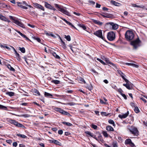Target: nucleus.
I'll return each instance as SVG.
<instances>
[{
  "instance_id": "nucleus-1",
  "label": "nucleus",
  "mask_w": 147,
  "mask_h": 147,
  "mask_svg": "<svg viewBox=\"0 0 147 147\" xmlns=\"http://www.w3.org/2000/svg\"><path fill=\"white\" fill-rule=\"evenodd\" d=\"M55 5L56 8L58 9V10L63 14H65L68 16H70L69 13L66 10V8L59 5L57 4H55Z\"/></svg>"
},
{
  "instance_id": "nucleus-2",
  "label": "nucleus",
  "mask_w": 147,
  "mask_h": 147,
  "mask_svg": "<svg viewBox=\"0 0 147 147\" xmlns=\"http://www.w3.org/2000/svg\"><path fill=\"white\" fill-rule=\"evenodd\" d=\"M126 39L128 41L132 40L134 38V35L132 31L128 30L127 31L125 34Z\"/></svg>"
},
{
  "instance_id": "nucleus-3",
  "label": "nucleus",
  "mask_w": 147,
  "mask_h": 147,
  "mask_svg": "<svg viewBox=\"0 0 147 147\" xmlns=\"http://www.w3.org/2000/svg\"><path fill=\"white\" fill-rule=\"evenodd\" d=\"M127 128L132 134L136 136L139 135V131L135 127L129 126H127Z\"/></svg>"
},
{
  "instance_id": "nucleus-4",
  "label": "nucleus",
  "mask_w": 147,
  "mask_h": 147,
  "mask_svg": "<svg viewBox=\"0 0 147 147\" xmlns=\"http://www.w3.org/2000/svg\"><path fill=\"white\" fill-rule=\"evenodd\" d=\"M9 17L10 19L12 20V22L16 25L22 28H25L24 24L22 22L19 21L17 20H16L15 18L11 16H9Z\"/></svg>"
},
{
  "instance_id": "nucleus-5",
  "label": "nucleus",
  "mask_w": 147,
  "mask_h": 147,
  "mask_svg": "<svg viewBox=\"0 0 147 147\" xmlns=\"http://www.w3.org/2000/svg\"><path fill=\"white\" fill-rule=\"evenodd\" d=\"M107 38L110 41L113 40L115 38V33L112 31L109 32L107 34Z\"/></svg>"
},
{
  "instance_id": "nucleus-6",
  "label": "nucleus",
  "mask_w": 147,
  "mask_h": 147,
  "mask_svg": "<svg viewBox=\"0 0 147 147\" xmlns=\"http://www.w3.org/2000/svg\"><path fill=\"white\" fill-rule=\"evenodd\" d=\"M54 110L55 111L59 112L63 115H69V114L67 112L62 109L60 108L56 107L54 109Z\"/></svg>"
},
{
  "instance_id": "nucleus-7",
  "label": "nucleus",
  "mask_w": 147,
  "mask_h": 147,
  "mask_svg": "<svg viewBox=\"0 0 147 147\" xmlns=\"http://www.w3.org/2000/svg\"><path fill=\"white\" fill-rule=\"evenodd\" d=\"M106 25L109 26L110 27L111 26L112 29L113 30H116L118 28V25L113 22H108L106 23Z\"/></svg>"
},
{
  "instance_id": "nucleus-8",
  "label": "nucleus",
  "mask_w": 147,
  "mask_h": 147,
  "mask_svg": "<svg viewBox=\"0 0 147 147\" xmlns=\"http://www.w3.org/2000/svg\"><path fill=\"white\" fill-rule=\"evenodd\" d=\"M94 34L101 38L104 39V37L102 36V31L101 30H98L94 33Z\"/></svg>"
},
{
  "instance_id": "nucleus-9",
  "label": "nucleus",
  "mask_w": 147,
  "mask_h": 147,
  "mask_svg": "<svg viewBox=\"0 0 147 147\" xmlns=\"http://www.w3.org/2000/svg\"><path fill=\"white\" fill-rule=\"evenodd\" d=\"M139 43V40H136L135 41H133L131 42V44L132 45L135 49H136L138 46Z\"/></svg>"
},
{
  "instance_id": "nucleus-10",
  "label": "nucleus",
  "mask_w": 147,
  "mask_h": 147,
  "mask_svg": "<svg viewBox=\"0 0 147 147\" xmlns=\"http://www.w3.org/2000/svg\"><path fill=\"white\" fill-rule=\"evenodd\" d=\"M34 7H35L40 9L42 11H45V8L44 7L41 5L36 3H34Z\"/></svg>"
},
{
  "instance_id": "nucleus-11",
  "label": "nucleus",
  "mask_w": 147,
  "mask_h": 147,
  "mask_svg": "<svg viewBox=\"0 0 147 147\" xmlns=\"http://www.w3.org/2000/svg\"><path fill=\"white\" fill-rule=\"evenodd\" d=\"M129 114V111H127V113L125 114L119 115L118 117L119 118L121 119L125 118L128 116Z\"/></svg>"
},
{
  "instance_id": "nucleus-12",
  "label": "nucleus",
  "mask_w": 147,
  "mask_h": 147,
  "mask_svg": "<svg viewBox=\"0 0 147 147\" xmlns=\"http://www.w3.org/2000/svg\"><path fill=\"white\" fill-rule=\"evenodd\" d=\"M0 19L3 21L7 22H10V21L7 18H6L5 16H3L2 15L0 14Z\"/></svg>"
},
{
  "instance_id": "nucleus-13",
  "label": "nucleus",
  "mask_w": 147,
  "mask_h": 147,
  "mask_svg": "<svg viewBox=\"0 0 147 147\" xmlns=\"http://www.w3.org/2000/svg\"><path fill=\"white\" fill-rule=\"evenodd\" d=\"M11 47L14 50L15 49L13 48V47L12 46H11ZM15 54H16V58L18 60L20 61L21 60V58L20 57V55L19 54L17 53V52L15 50Z\"/></svg>"
},
{
  "instance_id": "nucleus-14",
  "label": "nucleus",
  "mask_w": 147,
  "mask_h": 147,
  "mask_svg": "<svg viewBox=\"0 0 147 147\" xmlns=\"http://www.w3.org/2000/svg\"><path fill=\"white\" fill-rule=\"evenodd\" d=\"M102 16L103 17L107 18H112L113 17V15L111 14L107 13H105L104 15H102Z\"/></svg>"
},
{
  "instance_id": "nucleus-15",
  "label": "nucleus",
  "mask_w": 147,
  "mask_h": 147,
  "mask_svg": "<svg viewBox=\"0 0 147 147\" xmlns=\"http://www.w3.org/2000/svg\"><path fill=\"white\" fill-rule=\"evenodd\" d=\"M17 3L18 6L20 7L25 9H28V7H27L23 5H22V3L20 2H17Z\"/></svg>"
},
{
  "instance_id": "nucleus-16",
  "label": "nucleus",
  "mask_w": 147,
  "mask_h": 147,
  "mask_svg": "<svg viewBox=\"0 0 147 147\" xmlns=\"http://www.w3.org/2000/svg\"><path fill=\"white\" fill-rule=\"evenodd\" d=\"M45 6L47 8L51 9L52 6L47 2H45Z\"/></svg>"
},
{
  "instance_id": "nucleus-17",
  "label": "nucleus",
  "mask_w": 147,
  "mask_h": 147,
  "mask_svg": "<svg viewBox=\"0 0 147 147\" xmlns=\"http://www.w3.org/2000/svg\"><path fill=\"white\" fill-rule=\"evenodd\" d=\"M14 125L16 126L17 127H24V126L23 125L16 121H15Z\"/></svg>"
},
{
  "instance_id": "nucleus-18",
  "label": "nucleus",
  "mask_w": 147,
  "mask_h": 147,
  "mask_svg": "<svg viewBox=\"0 0 147 147\" xmlns=\"http://www.w3.org/2000/svg\"><path fill=\"white\" fill-rule=\"evenodd\" d=\"M93 22L95 24H98L99 25H102L103 24V23L102 22H101L100 21L97 20H93Z\"/></svg>"
},
{
  "instance_id": "nucleus-19",
  "label": "nucleus",
  "mask_w": 147,
  "mask_h": 147,
  "mask_svg": "<svg viewBox=\"0 0 147 147\" xmlns=\"http://www.w3.org/2000/svg\"><path fill=\"white\" fill-rule=\"evenodd\" d=\"M29 14L30 15L34 17L37 16V13L35 11H30Z\"/></svg>"
},
{
  "instance_id": "nucleus-20",
  "label": "nucleus",
  "mask_w": 147,
  "mask_h": 147,
  "mask_svg": "<svg viewBox=\"0 0 147 147\" xmlns=\"http://www.w3.org/2000/svg\"><path fill=\"white\" fill-rule=\"evenodd\" d=\"M106 129L108 131H113L114 130L113 128L110 126H107L106 127Z\"/></svg>"
},
{
  "instance_id": "nucleus-21",
  "label": "nucleus",
  "mask_w": 147,
  "mask_h": 147,
  "mask_svg": "<svg viewBox=\"0 0 147 147\" xmlns=\"http://www.w3.org/2000/svg\"><path fill=\"white\" fill-rule=\"evenodd\" d=\"M131 5L132 6L134 7L141 8H142L144 7V6L143 5H139L134 4H131Z\"/></svg>"
},
{
  "instance_id": "nucleus-22",
  "label": "nucleus",
  "mask_w": 147,
  "mask_h": 147,
  "mask_svg": "<svg viewBox=\"0 0 147 147\" xmlns=\"http://www.w3.org/2000/svg\"><path fill=\"white\" fill-rule=\"evenodd\" d=\"M125 64L129 66H132L136 67H138V66L136 65V64L132 63H126Z\"/></svg>"
},
{
  "instance_id": "nucleus-23",
  "label": "nucleus",
  "mask_w": 147,
  "mask_h": 147,
  "mask_svg": "<svg viewBox=\"0 0 147 147\" xmlns=\"http://www.w3.org/2000/svg\"><path fill=\"white\" fill-rule=\"evenodd\" d=\"M16 135L18 137H20L22 138H26L27 137L26 136L23 134H17Z\"/></svg>"
},
{
  "instance_id": "nucleus-24",
  "label": "nucleus",
  "mask_w": 147,
  "mask_h": 147,
  "mask_svg": "<svg viewBox=\"0 0 147 147\" xmlns=\"http://www.w3.org/2000/svg\"><path fill=\"white\" fill-rule=\"evenodd\" d=\"M6 94L11 97L13 96L15 94L14 92H6Z\"/></svg>"
},
{
  "instance_id": "nucleus-25",
  "label": "nucleus",
  "mask_w": 147,
  "mask_h": 147,
  "mask_svg": "<svg viewBox=\"0 0 147 147\" xmlns=\"http://www.w3.org/2000/svg\"><path fill=\"white\" fill-rule=\"evenodd\" d=\"M79 26L82 28L83 30L86 31H87V28L86 26L83 24H80L78 25Z\"/></svg>"
},
{
  "instance_id": "nucleus-26",
  "label": "nucleus",
  "mask_w": 147,
  "mask_h": 147,
  "mask_svg": "<svg viewBox=\"0 0 147 147\" xmlns=\"http://www.w3.org/2000/svg\"><path fill=\"white\" fill-rule=\"evenodd\" d=\"M131 142V140L130 139H128L125 140V144H129Z\"/></svg>"
},
{
  "instance_id": "nucleus-27",
  "label": "nucleus",
  "mask_w": 147,
  "mask_h": 147,
  "mask_svg": "<svg viewBox=\"0 0 147 147\" xmlns=\"http://www.w3.org/2000/svg\"><path fill=\"white\" fill-rule=\"evenodd\" d=\"M111 146V147H118L117 142L115 141H113Z\"/></svg>"
},
{
  "instance_id": "nucleus-28",
  "label": "nucleus",
  "mask_w": 147,
  "mask_h": 147,
  "mask_svg": "<svg viewBox=\"0 0 147 147\" xmlns=\"http://www.w3.org/2000/svg\"><path fill=\"white\" fill-rule=\"evenodd\" d=\"M52 53L53 56L56 59H59L60 58V57L58 55H57L55 53L53 52Z\"/></svg>"
},
{
  "instance_id": "nucleus-29",
  "label": "nucleus",
  "mask_w": 147,
  "mask_h": 147,
  "mask_svg": "<svg viewBox=\"0 0 147 147\" xmlns=\"http://www.w3.org/2000/svg\"><path fill=\"white\" fill-rule=\"evenodd\" d=\"M7 66L8 68L11 71H15V69L13 67H12L9 64L7 65Z\"/></svg>"
},
{
  "instance_id": "nucleus-30",
  "label": "nucleus",
  "mask_w": 147,
  "mask_h": 147,
  "mask_svg": "<svg viewBox=\"0 0 147 147\" xmlns=\"http://www.w3.org/2000/svg\"><path fill=\"white\" fill-rule=\"evenodd\" d=\"M15 120H13V119H9L8 121H7L9 122V123L11 124H13V125H14L15 124Z\"/></svg>"
},
{
  "instance_id": "nucleus-31",
  "label": "nucleus",
  "mask_w": 147,
  "mask_h": 147,
  "mask_svg": "<svg viewBox=\"0 0 147 147\" xmlns=\"http://www.w3.org/2000/svg\"><path fill=\"white\" fill-rule=\"evenodd\" d=\"M111 2L113 4L116 6H119L120 5L119 3L114 1H111Z\"/></svg>"
},
{
  "instance_id": "nucleus-32",
  "label": "nucleus",
  "mask_w": 147,
  "mask_h": 147,
  "mask_svg": "<svg viewBox=\"0 0 147 147\" xmlns=\"http://www.w3.org/2000/svg\"><path fill=\"white\" fill-rule=\"evenodd\" d=\"M62 123L66 125L67 126H71L72 125V124L69 122H67L65 121L63 122Z\"/></svg>"
},
{
  "instance_id": "nucleus-33",
  "label": "nucleus",
  "mask_w": 147,
  "mask_h": 147,
  "mask_svg": "<svg viewBox=\"0 0 147 147\" xmlns=\"http://www.w3.org/2000/svg\"><path fill=\"white\" fill-rule=\"evenodd\" d=\"M60 18L63 20V21H64L67 24L69 25H72L73 26V25H72V24L71 23L68 22L65 19L62 18V17H60Z\"/></svg>"
},
{
  "instance_id": "nucleus-34",
  "label": "nucleus",
  "mask_w": 147,
  "mask_h": 147,
  "mask_svg": "<svg viewBox=\"0 0 147 147\" xmlns=\"http://www.w3.org/2000/svg\"><path fill=\"white\" fill-rule=\"evenodd\" d=\"M45 96H48L49 97H52L53 96V95L52 94L46 92H45Z\"/></svg>"
},
{
  "instance_id": "nucleus-35",
  "label": "nucleus",
  "mask_w": 147,
  "mask_h": 147,
  "mask_svg": "<svg viewBox=\"0 0 147 147\" xmlns=\"http://www.w3.org/2000/svg\"><path fill=\"white\" fill-rule=\"evenodd\" d=\"M105 61L106 62V63H107L113 66H114V64H113V63H112L110 61H109V60L108 59H107V58H105Z\"/></svg>"
},
{
  "instance_id": "nucleus-36",
  "label": "nucleus",
  "mask_w": 147,
  "mask_h": 147,
  "mask_svg": "<svg viewBox=\"0 0 147 147\" xmlns=\"http://www.w3.org/2000/svg\"><path fill=\"white\" fill-rule=\"evenodd\" d=\"M51 82L56 84H58L60 83V81L57 80H53L51 81Z\"/></svg>"
},
{
  "instance_id": "nucleus-37",
  "label": "nucleus",
  "mask_w": 147,
  "mask_h": 147,
  "mask_svg": "<svg viewBox=\"0 0 147 147\" xmlns=\"http://www.w3.org/2000/svg\"><path fill=\"white\" fill-rule=\"evenodd\" d=\"M19 50L22 53H24L25 52V49L24 47H19Z\"/></svg>"
},
{
  "instance_id": "nucleus-38",
  "label": "nucleus",
  "mask_w": 147,
  "mask_h": 147,
  "mask_svg": "<svg viewBox=\"0 0 147 147\" xmlns=\"http://www.w3.org/2000/svg\"><path fill=\"white\" fill-rule=\"evenodd\" d=\"M65 38L68 41H70L71 40V37L69 35L66 36L65 35Z\"/></svg>"
},
{
  "instance_id": "nucleus-39",
  "label": "nucleus",
  "mask_w": 147,
  "mask_h": 147,
  "mask_svg": "<svg viewBox=\"0 0 147 147\" xmlns=\"http://www.w3.org/2000/svg\"><path fill=\"white\" fill-rule=\"evenodd\" d=\"M34 39L35 40H36L38 42L41 43H42V42L41 41V40L39 38L35 37H34Z\"/></svg>"
},
{
  "instance_id": "nucleus-40",
  "label": "nucleus",
  "mask_w": 147,
  "mask_h": 147,
  "mask_svg": "<svg viewBox=\"0 0 147 147\" xmlns=\"http://www.w3.org/2000/svg\"><path fill=\"white\" fill-rule=\"evenodd\" d=\"M91 127L92 128L94 129H97V125L94 124H92L91 125Z\"/></svg>"
},
{
  "instance_id": "nucleus-41",
  "label": "nucleus",
  "mask_w": 147,
  "mask_h": 147,
  "mask_svg": "<svg viewBox=\"0 0 147 147\" xmlns=\"http://www.w3.org/2000/svg\"><path fill=\"white\" fill-rule=\"evenodd\" d=\"M54 144H56L57 145H58L59 146H60L61 145V143L59 142L58 141L55 140L54 141Z\"/></svg>"
},
{
  "instance_id": "nucleus-42",
  "label": "nucleus",
  "mask_w": 147,
  "mask_h": 147,
  "mask_svg": "<svg viewBox=\"0 0 147 147\" xmlns=\"http://www.w3.org/2000/svg\"><path fill=\"white\" fill-rule=\"evenodd\" d=\"M34 93H35V95L38 94L39 96L40 95V94L39 92L36 89H34Z\"/></svg>"
},
{
  "instance_id": "nucleus-43",
  "label": "nucleus",
  "mask_w": 147,
  "mask_h": 147,
  "mask_svg": "<svg viewBox=\"0 0 147 147\" xmlns=\"http://www.w3.org/2000/svg\"><path fill=\"white\" fill-rule=\"evenodd\" d=\"M108 122L110 124L113 125V126L115 125L114 122L112 120H109L108 121Z\"/></svg>"
},
{
  "instance_id": "nucleus-44",
  "label": "nucleus",
  "mask_w": 147,
  "mask_h": 147,
  "mask_svg": "<svg viewBox=\"0 0 147 147\" xmlns=\"http://www.w3.org/2000/svg\"><path fill=\"white\" fill-rule=\"evenodd\" d=\"M134 111H135V112L136 113H138L140 111V110L138 108V107H135Z\"/></svg>"
},
{
  "instance_id": "nucleus-45",
  "label": "nucleus",
  "mask_w": 147,
  "mask_h": 147,
  "mask_svg": "<svg viewBox=\"0 0 147 147\" xmlns=\"http://www.w3.org/2000/svg\"><path fill=\"white\" fill-rule=\"evenodd\" d=\"M79 81L80 82H81V83H82V82L84 83V84H85L86 83V82L84 80V79L82 78H79Z\"/></svg>"
},
{
  "instance_id": "nucleus-46",
  "label": "nucleus",
  "mask_w": 147,
  "mask_h": 147,
  "mask_svg": "<svg viewBox=\"0 0 147 147\" xmlns=\"http://www.w3.org/2000/svg\"><path fill=\"white\" fill-rule=\"evenodd\" d=\"M90 136H91V137L94 138V139H95V140H96L97 141H98V140L97 138L96 137V136L94 135L92 133H91V135H90Z\"/></svg>"
},
{
  "instance_id": "nucleus-47",
  "label": "nucleus",
  "mask_w": 147,
  "mask_h": 147,
  "mask_svg": "<svg viewBox=\"0 0 147 147\" xmlns=\"http://www.w3.org/2000/svg\"><path fill=\"white\" fill-rule=\"evenodd\" d=\"M101 114L102 115L107 116L109 115L110 114L107 113L105 112H102L101 113Z\"/></svg>"
},
{
  "instance_id": "nucleus-48",
  "label": "nucleus",
  "mask_w": 147,
  "mask_h": 147,
  "mask_svg": "<svg viewBox=\"0 0 147 147\" xmlns=\"http://www.w3.org/2000/svg\"><path fill=\"white\" fill-rule=\"evenodd\" d=\"M88 2L90 3V5H94L95 4V2L93 1L89 0Z\"/></svg>"
},
{
  "instance_id": "nucleus-49",
  "label": "nucleus",
  "mask_w": 147,
  "mask_h": 147,
  "mask_svg": "<svg viewBox=\"0 0 147 147\" xmlns=\"http://www.w3.org/2000/svg\"><path fill=\"white\" fill-rule=\"evenodd\" d=\"M7 109V107H6L0 105V109L6 110Z\"/></svg>"
},
{
  "instance_id": "nucleus-50",
  "label": "nucleus",
  "mask_w": 147,
  "mask_h": 147,
  "mask_svg": "<svg viewBox=\"0 0 147 147\" xmlns=\"http://www.w3.org/2000/svg\"><path fill=\"white\" fill-rule=\"evenodd\" d=\"M102 134H103V136L105 137H107L108 136V134L107 133V132L106 131H103L102 132Z\"/></svg>"
},
{
  "instance_id": "nucleus-51",
  "label": "nucleus",
  "mask_w": 147,
  "mask_h": 147,
  "mask_svg": "<svg viewBox=\"0 0 147 147\" xmlns=\"http://www.w3.org/2000/svg\"><path fill=\"white\" fill-rule=\"evenodd\" d=\"M97 60L99 61L103 65H105V62L102 60L98 58L97 59Z\"/></svg>"
},
{
  "instance_id": "nucleus-52",
  "label": "nucleus",
  "mask_w": 147,
  "mask_h": 147,
  "mask_svg": "<svg viewBox=\"0 0 147 147\" xmlns=\"http://www.w3.org/2000/svg\"><path fill=\"white\" fill-rule=\"evenodd\" d=\"M67 104L69 105L70 106H73L76 105V103L74 102H71L68 103Z\"/></svg>"
},
{
  "instance_id": "nucleus-53",
  "label": "nucleus",
  "mask_w": 147,
  "mask_h": 147,
  "mask_svg": "<svg viewBox=\"0 0 147 147\" xmlns=\"http://www.w3.org/2000/svg\"><path fill=\"white\" fill-rule=\"evenodd\" d=\"M140 98V99L142 100L144 103H146V100L144 98L141 97Z\"/></svg>"
},
{
  "instance_id": "nucleus-54",
  "label": "nucleus",
  "mask_w": 147,
  "mask_h": 147,
  "mask_svg": "<svg viewBox=\"0 0 147 147\" xmlns=\"http://www.w3.org/2000/svg\"><path fill=\"white\" fill-rule=\"evenodd\" d=\"M121 95L124 98L125 100H126L127 99V96L125 94L123 93H121Z\"/></svg>"
},
{
  "instance_id": "nucleus-55",
  "label": "nucleus",
  "mask_w": 147,
  "mask_h": 147,
  "mask_svg": "<svg viewBox=\"0 0 147 147\" xmlns=\"http://www.w3.org/2000/svg\"><path fill=\"white\" fill-rule=\"evenodd\" d=\"M63 133V131L62 130L60 129L58 131V133L60 135H61Z\"/></svg>"
},
{
  "instance_id": "nucleus-56",
  "label": "nucleus",
  "mask_w": 147,
  "mask_h": 147,
  "mask_svg": "<svg viewBox=\"0 0 147 147\" xmlns=\"http://www.w3.org/2000/svg\"><path fill=\"white\" fill-rule=\"evenodd\" d=\"M126 87L128 89L130 90L131 89V86H129V84H127V86H126Z\"/></svg>"
},
{
  "instance_id": "nucleus-57",
  "label": "nucleus",
  "mask_w": 147,
  "mask_h": 147,
  "mask_svg": "<svg viewBox=\"0 0 147 147\" xmlns=\"http://www.w3.org/2000/svg\"><path fill=\"white\" fill-rule=\"evenodd\" d=\"M130 105L133 107H135V104L134 102H131L130 103Z\"/></svg>"
},
{
  "instance_id": "nucleus-58",
  "label": "nucleus",
  "mask_w": 147,
  "mask_h": 147,
  "mask_svg": "<svg viewBox=\"0 0 147 147\" xmlns=\"http://www.w3.org/2000/svg\"><path fill=\"white\" fill-rule=\"evenodd\" d=\"M14 30H16L17 32L18 33H19V34L21 36H24V34H23L21 32H20L19 31H18L17 30H15V29H14Z\"/></svg>"
},
{
  "instance_id": "nucleus-59",
  "label": "nucleus",
  "mask_w": 147,
  "mask_h": 147,
  "mask_svg": "<svg viewBox=\"0 0 147 147\" xmlns=\"http://www.w3.org/2000/svg\"><path fill=\"white\" fill-rule=\"evenodd\" d=\"M14 30H16L17 32L18 33H19V34L21 36H24V34H23L21 32H20L19 31H18L17 30H15V29H14Z\"/></svg>"
},
{
  "instance_id": "nucleus-60",
  "label": "nucleus",
  "mask_w": 147,
  "mask_h": 147,
  "mask_svg": "<svg viewBox=\"0 0 147 147\" xmlns=\"http://www.w3.org/2000/svg\"><path fill=\"white\" fill-rule=\"evenodd\" d=\"M73 13L77 16H78L80 15V14L79 13H77L76 12H74Z\"/></svg>"
},
{
  "instance_id": "nucleus-61",
  "label": "nucleus",
  "mask_w": 147,
  "mask_h": 147,
  "mask_svg": "<svg viewBox=\"0 0 147 147\" xmlns=\"http://www.w3.org/2000/svg\"><path fill=\"white\" fill-rule=\"evenodd\" d=\"M17 145V143L16 142H14L13 143V146L16 147Z\"/></svg>"
},
{
  "instance_id": "nucleus-62",
  "label": "nucleus",
  "mask_w": 147,
  "mask_h": 147,
  "mask_svg": "<svg viewBox=\"0 0 147 147\" xmlns=\"http://www.w3.org/2000/svg\"><path fill=\"white\" fill-rule=\"evenodd\" d=\"M85 133L90 136L91 133L90 132L88 131H86L85 132Z\"/></svg>"
},
{
  "instance_id": "nucleus-63",
  "label": "nucleus",
  "mask_w": 147,
  "mask_h": 147,
  "mask_svg": "<svg viewBox=\"0 0 147 147\" xmlns=\"http://www.w3.org/2000/svg\"><path fill=\"white\" fill-rule=\"evenodd\" d=\"M129 145L131 146L132 147H133L135 146L134 144L132 142H131Z\"/></svg>"
},
{
  "instance_id": "nucleus-64",
  "label": "nucleus",
  "mask_w": 147,
  "mask_h": 147,
  "mask_svg": "<svg viewBox=\"0 0 147 147\" xmlns=\"http://www.w3.org/2000/svg\"><path fill=\"white\" fill-rule=\"evenodd\" d=\"M88 88L89 90H91L92 88V86L90 85L88 86Z\"/></svg>"
}]
</instances>
